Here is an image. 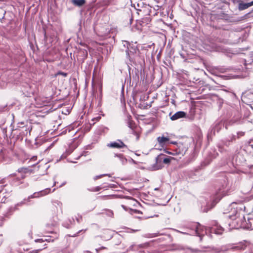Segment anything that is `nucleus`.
<instances>
[{
    "label": "nucleus",
    "mask_w": 253,
    "mask_h": 253,
    "mask_svg": "<svg viewBox=\"0 0 253 253\" xmlns=\"http://www.w3.org/2000/svg\"><path fill=\"white\" fill-rule=\"evenodd\" d=\"M188 228L190 229L189 232H180L183 234H188L190 235H196L200 238L202 240V237L205 234L207 233V229L200 224L199 223H193L191 225H190ZM180 232V231H179Z\"/></svg>",
    "instance_id": "obj_1"
},
{
    "label": "nucleus",
    "mask_w": 253,
    "mask_h": 253,
    "mask_svg": "<svg viewBox=\"0 0 253 253\" xmlns=\"http://www.w3.org/2000/svg\"><path fill=\"white\" fill-rule=\"evenodd\" d=\"M124 46H126L127 49L126 51V58L129 59L130 61H132L133 59V55L136 54L138 51L137 46L133 43H129L127 41H123Z\"/></svg>",
    "instance_id": "obj_2"
},
{
    "label": "nucleus",
    "mask_w": 253,
    "mask_h": 253,
    "mask_svg": "<svg viewBox=\"0 0 253 253\" xmlns=\"http://www.w3.org/2000/svg\"><path fill=\"white\" fill-rule=\"evenodd\" d=\"M247 246L243 244L240 243L237 245H229L223 249V251H227L228 253H239V252L245 250Z\"/></svg>",
    "instance_id": "obj_3"
},
{
    "label": "nucleus",
    "mask_w": 253,
    "mask_h": 253,
    "mask_svg": "<svg viewBox=\"0 0 253 253\" xmlns=\"http://www.w3.org/2000/svg\"><path fill=\"white\" fill-rule=\"evenodd\" d=\"M211 233H214L216 234L220 235L223 231L224 228L218 225L216 221H214L212 226L210 229Z\"/></svg>",
    "instance_id": "obj_4"
},
{
    "label": "nucleus",
    "mask_w": 253,
    "mask_h": 253,
    "mask_svg": "<svg viewBox=\"0 0 253 253\" xmlns=\"http://www.w3.org/2000/svg\"><path fill=\"white\" fill-rule=\"evenodd\" d=\"M164 154H161L156 158V166H154V169L157 170L162 169L163 167V159Z\"/></svg>",
    "instance_id": "obj_5"
},
{
    "label": "nucleus",
    "mask_w": 253,
    "mask_h": 253,
    "mask_svg": "<svg viewBox=\"0 0 253 253\" xmlns=\"http://www.w3.org/2000/svg\"><path fill=\"white\" fill-rule=\"evenodd\" d=\"M244 218L245 221L242 222L240 226L249 230L253 229V218H248L247 220L244 217Z\"/></svg>",
    "instance_id": "obj_6"
},
{
    "label": "nucleus",
    "mask_w": 253,
    "mask_h": 253,
    "mask_svg": "<svg viewBox=\"0 0 253 253\" xmlns=\"http://www.w3.org/2000/svg\"><path fill=\"white\" fill-rule=\"evenodd\" d=\"M50 192V188H46L44 190H42L40 192L34 193L33 195H31L28 198V200L29 201L31 198H38L42 196L46 195Z\"/></svg>",
    "instance_id": "obj_7"
},
{
    "label": "nucleus",
    "mask_w": 253,
    "mask_h": 253,
    "mask_svg": "<svg viewBox=\"0 0 253 253\" xmlns=\"http://www.w3.org/2000/svg\"><path fill=\"white\" fill-rule=\"evenodd\" d=\"M107 147L110 148H122L126 147V146L120 140H118L117 141L112 142L108 143L107 145Z\"/></svg>",
    "instance_id": "obj_8"
},
{
    "label": "nucleus",
    "mask_w": 253,
    "mask_h": 253,
    "mask_svg": "<svg viewBox=\"0 0 253 253\" xmlns=\"http://www.w3.org/2000/svg\"><path fill=\"white\" fill-rule=\"evenodd\" d=\"M187 147L185 146L183 143H179L177 144V147L176 148V154L183 156L187 151Z\"/></svg>",
    "instance_id": "obj_9"
},
{
    "label": "nucleus",
    "mask_w": 253,
    "mask_h": 253,
    "mask_svg": "<svg viewBox=\"0 0 253 253\" xmlns=\"http://www.w3.org/2000/svg\"><path fill=\"white\" fill-rule=\"evenodd\" d=\"M236 210L233 211L232 214H230V215H229L227 216L228 217H229L233 220L231 222L229 223V226L232 225V228H234V227L238 228V227H241L240 225H239V226L238 225L236 227H235V226H234L235 221L234 220L237 219V218H236V215L238 214V208L236 207Z\"/></svg>",
    "instance_id": "obj_10"
},
{
    "label": "nucleus",
    "mask_w": 253,
    "mask_h": 253,
    "mask_svg": "<svg viewBox=\"0 0 253 253\" xmlns=\"http://www.w3.org/2000/svg\"><path fill=\"white\" fill-rule=\"evenodd\" d=\"M137 246H141L140 248H138L136 249V252L137 253H147V251H145L144 249L150 246V243L149 242H146L143 244L137 245Z\"/></svg>",
    "instance_id": "obj_11"
},
{
    "label": "nucleus",
    "mask_w": 253,
    "mask_h": 253,
    "mask_svg": "<svg viewBox=\"0 0 253 253\" xmlns=\"http://www.w3.org/2000/svg\"><path fill=\"white\" fill-rule=\"evenodd\" d=\"M114 158L115 159L114 161L116 162H120L122 165H124L127 162V160L124 157L123 155L122 154H115Z\"/></svg>",
    "instance_id": "obj_12"
},
{
    "label": "nucleus",
    "mask_w": 253,
    "mask_h": 253,
    "mask_svg": "<svg viewBox=\"0 0 253 253\" xmlns=\"http://www.w3.org/2000/svg\"><path fill=\"white\" fill-rule=\"evenodd\" d=\"M186 113L183 111H178L170 117L172 121H175L177 119L185 117Z\"/></svg>",
    "instance_id": "obj_13"
},
{
    "label": "nucleus",
    "mask_w": 253,
    "mask_h": 253,
    "mask_svg": "<svg viewBox=\"0 0 253 253\" xmlns=\"http://www.w3.org/2000/svg\"><path fill=\"white\" fill-rule=\"evenodd\" d=\"M252 5H253V1L248 3L241 2L239 3L238 9L239 10L241 11L247 9Z\"/></svg>",
    "instance_id": "obj_14"
},
{
    "label": "nucleus",
    "mask_w": 253,
    "mask_h": 253,
    "mask_svg": "<svg viewBox=\"0 0 253 253\" xmlns=\"http://www.w3.org/2000/svg\"><path fill=\"white\" fill-rule=\"evenodd\" d=\"M7 78L6 77V74H3L0 76V87H3L5 86L7 83Z\"/></svg>",
    "instance_id": "obj_15"
},
{
    "label": "nucleus",
    "mask_w": 253,
    "mask_h": 253,
    "mask_svg": "<svg viewBox=\"0 0 253 253\" xmlns=\"http://www.w3.org/2000/svg\"><path fill=\"white\" fill-rule=\"evenodd\" d=\"M236 139V136L235 135H232L229 137V138H227L225 139L224 141V144L225 145L228 146L230 145V142H232Z\"/></svg>",
    "instance_id": "obj_16"
},
{
    "label": "nucleus",
    "mask_w": 253,
    "mask_h": 253,
    "mask_svg": "<svg viewBox=\"0 0 253 253\" xmlns=\"http://www.w3.org/2000/svg\"><path fill=\"white\" fill-rule=\"evenodd\" d=\"M72 3L77 6H81L85 3V0H72Z\"/></svg>",
    "instance_id": "obj_17"
},
{
    "label": "nucleus",
    "mask_w": 253,
    "mask_h": 253,
    "mask_svg": "<svg viewBox=\"0 0 253 253\" xmlns=\"http://www.w3.org/2000/svg\"><path fill=\"white\" fill-rule=\"evenodd\" d=\"M140 246H137V245L133 244L130 246L127 249V252L130 253L131 252H136V249L140 248Z\"/></svg>",
    "instance_id": "obj_18"
},
{
    "label": "nucleus",
    "mask_w": 253,
    "mask_h": 253,
    "mask_svg": "<svg viewBox=\"0 0 253 253\" xmlns=\"http://www.w3.org/2000/svg\"><path fill=\"white\" fill-rule=\"evenodd\" d=\"M157 139L159 143L161 144H165L167 142H168L169 140V139L168 137H166L164 136L158 137L157 138Z\"/></svg>",
    "instance_id": "obj_19"
},
{
    "label": "nucleus",
    "mask_w": 253,
    "mask_h": 253,
    "mask_svg": "<svg viewBox=\"0 0 253 253\" xmlns=\"http://www.w3.org/2000/svg\"><path fill=\"white\" fill-rule=\"evenodd\" d=\"M173 159V158L171 157H166L165 155H164V158L163 159V164H169L171 160Z\"/></svg>",
    "instance_id": "obj_20"
},
{
    "label": "nucleus",
    "mask_w": 253,
    "mask_h": 253,
    "mask_svg": "<svg viewBox=\"0 0 253 253\" xmlns=\"http://www.w3.org/2000/svg\"><path fill=\"white\" fill-rule=\"evenodd\" d=\"M24 204H25V203H24V201H22L20 203H18L16 205H15L13 208H11V210H12L13 211H15L17 209V207L21 206L23 205H24Z\"/></svg>",
    "instance_id": "obj_21"
},
{
    "label": "nucleus",
    "mask_w": 253,
    "mask_h": 253,
    "mask_svg": "<svg viewBox=\"0 0 253 253\" xmlns=\"http://www.w3.org/2000/svg\"><path fill=\"white\" fill-rule=\"evenodd\" d=\"M127 126L131 129H133L134 123L132 121L130 120L129 119H128V120Z\"/></svg>",
    "instance_id": "obj_22"
},
{
    "label": "nucleus",
    "mask_w": 253,
    "mask_h": 253,
    "mask_svg": "<svg viewBox=\"0 0 253 253\" xmlns=\"http://www.w3.org/2000/svg\"><path fill=\"white\" fill-rule=\"evenodd\" d=\"M222 125H223V124L221 123H219L217 124L214 128V131H215L216 130L217 131H218L219 130L218 126H219V128H220L222 126Z\"/></svg>",
    "instance_id": "obj_23"
},
{
    "label": "nucleus",
    "mask_w": 253,
    "mask_h": 253,
    "mask_svg": "<svg viewBox=\"0 0 253 253\" xmlns=\"http://www.w3.org/2000/svg\"><path fill=\"white\" fill-rule=\"evenodd\" d=\"M125 198L128 199L129 202L130 203H132V204H133V205H135L134 203L136 202V201L133 198L129 197H125Z\"/></svg>",
    "instance_id": "obj_24"
},
{
    "label": "nucleus",
    "mask_w": 253,
    "mask_h": 253,
    "mask_svg": "<svg viewBox=\"0 0 253 253\" xmlns=\"http://www.w3.org/2000/svg\"><path fill=\"white\" fill-rule=\"evenodd\" d=\"M106 175L110 176L109 174H101V175H97V176H95L94 178V180H96V179H97L98 178H100L102 177V176H106Z\"/></svg>",
    "instance_id": "obj_25"
},
{
    "label": "nucleus",
    "mask_w": 253,
    "mask_h": 253,
    "mask_svg": "<svg viewBox=\"0 0 253 253\" xmlns=\"http://www.w3.org/2000/svg\"><path fill=\"white\" fill-rule=\"evenodd\" d=\"M160 235V234H159V233H154V234H150V235L149 236V237H150V238L155 237L158 236Z\"/></svg>",
    "instance_id": "obj_26"
},
{
    "label": "nucleus",
    "mask_w": 253,
    "mask_h": 253,
    "mask_svg": "<svg viewBox=\"0 0 253 253\" xmlns=\"http://www.w3.org/2000/svg\"><path fill=\"white\" fill-rule=\"evenodd\" d=\"M41 251H42L41 249L33 250L27 253H39Z\"/></svg>",
    "instance_id": "obj_27"
},
{
    "label": "nucleus",
    "mask_w": 253,
    "mask_h": 253,
    "mask_svg": "<svg viewBox=\"0 0 253 253\" xmlns=\"http://www.w3.org/2000/svg\"><path fill=\"white\" fill-rule=\"evenodd\" d=\"M245 134V132H243V131H239L238 132H237V135H238V137L239 138L241 136H243Z\"/></svg>",
    "instance_id": "obj_28"
},
{
    "label": "nucleus",
    "mask_w": 253,
    "mask_h": 253,
    "mask_svg": "<svg viewBox=\"0 0 253 253\" xmlns=\"http://www.w3.org/2000/svg\"><path fill=\"white\" fill-rule=\"evenodd\" d=\"M107 214L110 216H112L113 215V212L112 211L108 210Z\"/></svg>",
    "instance_id": "obj_29"
},
{
    "label": "nucleus",
    "mask_w": 253,
    "mask_h": 253,
    "mask_svg": "<svg viewBox=\"0 0 253 253\" xmlns=\"http://www.w3.org/2000/svg\"><path fill=\"white\" fill-rule=\"evenodd\" d=\"M35 242H44V240H43V238L38 239L35 240Z\"/></svg>",
    "instance_id": "obj_30"
},
{
    "label": "nucleus",
    "mask_w": 253,
    "mask_h": 253,
    "mask_svg": "<svg viewBox=\"0 0 253 253\" xmlns=\"http://www.w3.org/2000/svg\"><path fill=\"white\" fill-rule=\"evenodd\" d=\"M59 74L62 75V76L66 77L67 75V74L64 72H60L59 73Z\"/></svg>",
    "instance_id": "obj_31"
},
{
    "label": "nucleus",
    "mask_w": 253,
    "mask_h": 253,
    "mask_svg": "<svg viewBox=\"0 0 253 253\" xmlns=\"http://www.w3.org/2000/svg\"><path fill=\"white\" fill-rule=\"evenodd\" d=\"M83 231V230H80L78 233H77L76 234H75L74 235L72 236L73 237H76V236H77L78 235L81 233L82 231Z\"/></svg>",
    "instance_id": "obj_32"
},
{
    "label": "nucleus",
    "mask_w": 253,
    "mask_h": 253,
    "mask_svg": "<svg viewBox=\"0 0 253 253\" xmlns=\"http://www.w3.org/2000/svg\"><path fill=\"white\" fill-rule=\"evenodd\" d=\"M234 3H237L239 2V0H231Z\"/></svg>",
    "instance_id": "obj_33"
},
{
    "label": "nucleus",
    "mask_w": 253,
    "mask_h": 253,
    "mask_svg": "<svg viewBox=\"0 0 253 253\" xmlns=\"http://www.w3.org/2000/svg\"><path fill=\"white\" fill-rule=\"evenodd\" d=\"M236 205H237V204H236V203H232L231 204V207H232V208H235V206H236Z\"/></svg>",
    "instance_id": "obj_34"
},
{
    "label": "nucleus",
    "mask_w": 253,
    "mask_h": 253,
    "mask_svg": "<svg viewBox=\"0 0 253 253\" xmlns=\"http://www.w3.org/2000/svg\"><path fill=\"white\" fill-rule=\"evenodd\" d=\"M147 253H159L156 251H154L151 252L147 251Z\"/></svg>",
    "instance_id": "obj_35"
},
{
    "label": "nucleus",
    "mask_w": 253,
    "mask_h": 253,
    "mask_svg": "<svg viewBox=\"0 0 253 253\" xmlns=\"http://www.w3.org/2000/svg\"><path fill=\"white\" fill-rule=\"evenodd\" d=\"M37 156H34L32 158L31 160L33 161H35L37 160Z\"/></svg>",
    "instance_id": "obj_36"
},
{
    "label": "nucleus",
    "mask_w": 253,
    "mask_h": 253,
    "mask_svg": "<svg viewBox=\"0 0 253 253\" xmlns=\"http://www.w3.org/2000/svg\"><path fill=\"white\" fill-rule=\"evenodd\" d=\"M100 117H97V118H93V119H92V120H93V121H94V120H96V121H98V120H99V119H100Z\"/></svg>",
    "instance_id": "obj_37"
},
{
    "label": "nucleus",
    "mask_w": 253,
    "mask_h": 253,
    "mask_svg": "<svg viewBox=\"0 0 253 253\" xmlns=\"http://www.w3.org/2000/svg\"><path fill=\"white\" fill-rule=\"evenodd\" d=\"M100 189V187H97L95 188L96 191H99Z\"/></svg>",
    "instance_id": "obj_38"
},
{
    "label": "nucleus",
    "mask_w": 253,
    "mask_h": 253,
    "mask_svg": "<svg viewBox=\"0 0 253 253\" xmlns=\"http://www.w3.org/2000/svg\"><path fill=\"white\" fill-rule=\"evenodd\" d=\"M208 211H209V210H208V209H205H205H203V211H204V212H208Z\"/></svg>",
    "instance_id": "obj_39"
},
{
    "label": "nucleus",
    "mask_w": 253,
    "mask_h": 253,
    "mask_svg": "<svg viewBox=\"0 0 253 253\" xmlns=\"http://www.w3.org/2000/svg\"><path fill=\"white\" fill-rule=\"evenodd\" d=\"M122 207L125 210H126V206H125L124 205H122Z\"/></svg>",
    "instance_id": "obj_40"
},
{
    "label": "nucleus",
    "mask_w": 253,
    "mask_h": 253,
    "mask_svg": "<svg viewBox=\"0 0 253 253\" xmlns=\"http://www.w3.org/2000/svg\"><path fill=\"white\" fill-rule=\"evenodd\" d=\"M49 238H45V239H43V240H44V241H49Z\"/></svg>",
    "instance_id": "obj_41"
},
{
    "label": "nucleus",
    "mask_w": 253,
    "mask_h": 253,
    "mask_svg": "<svg viewBox=\"0 0 253 253\" xmlns=\"http://www.w3.org/2000/svg\"><path fill=\"white\" fill-rule=\"evenodd\" d=\"M131 230L132 231V232H134L135 231H138V230Z\"/></svg>",
    "instance_id": "obj_42"
},
{
    "label": "nucleus",
    "mask_w": 253,
    "mask_h": 253,
    "mask_svg": "<svg viewBox=\"0 0 253 253\" xmlns=\"http://www.w3.org/2000/svg\"><path fill=\"white\" fill-rule=\"evenodd\" d=\"M167 153H168V154H170L174 155V154L171 153V152H168H168H167Z\"/></svg>",
    "instance_id": "obj_43"
},
{
    "label": "nucleus",
    "mask_w": 253,
    "mask_h": 253,
    "mask_svg": "<svg viewBox=\"0 0 253 253\" xmlns=\"http://www.w3.org/2000/svg\"><path fill=\"white\" fill-rule=\"evenodd\" d=\"M77 220L78 222H79V223L80 222V220H79V219L77 218Z\"/></svg>",
    "instance_id": "obj_44"
},
{
    "label": "nucleus",
    "mask_w": 253,
    "mask_h": 253,
    "mask_svg": "<svg viewBox=\"0 0 253 253\" xmlns=\"http://www.w3.org/2000/svg\"><path fill=\"white\" fill-rule=\"evenodd\" d=\"M2 222H0V226H1V225H2Z\"/></svg>",
    "instance_id": "obj_45"
},
{
    "label": "nucleus",
    "mask_w": 253,
    "mask_h": 253,
    "mask_svg": "<svg viewBox=\"0 0 253 253\" xmlns=\"http://www.w3.org/2000/svg\"><path fill=\"white\" fill-rule=\"evenodd\" d=\"M158 190V188H155V190Z\"/></svg>",
    "instance_id": "obj_46"
},
{
    "label": "nucleus",
    "mask_w": 253,
    "mask_h": 253,
    "mask_svg": "<svg viewBox=\"0 0 253 253\" xmlns=\"http://www.w3.org/2000/svg\"><path fill=\"white\" fill-rule=\"evenodd\" d=\"M219 201H220V199H218V200H217V201H216V203H218V202H219Z\"/></svg>",
    "instance_id": "obj_47"
},
{
    "label": "nucleus",
    "mask_w": 253,
    "mask_h": 253,
    "mask_svg": "<svg viewBox=\"0 0 253 253\" xmlns=\"http://www.w3.org/2000/svg\"><path fill=\"white\" fill-rule=\"evenodd\" d=\"M219 201H220V199H218V200H217V201H216V203H218V202H219Z\"/></svg>",
    "instance_id": "obj_48"
},
{
    "label": "nucleus",
    "mask_w": 253,
    "mask_h": 253,
    "mask_svg": "<svg viewBox=\"0 0 253 253\" xmlns=\"http://www.w3.org/2000/svg\"><path fill=\"white\" fill-rule=\"evenodd\" d=\"M219 201H220V199H218V200H217V201H216V203H218V202H219Z\"/></svg>",
    "instance_id": "obj_49"
},
{
    "label": "nucleus",
    "mask_w": 253,
    "mask_h": 253,
    "mask_svg": "<svg viewBox=\"0 0 253 253\" xmlns=\"http://www.w3.org/2000/svg\"><path fill=\"white\" fill-rule=\"evenodd\" d=\"M219 201H220V199H218V200H217V201H216V203H218V202H219Z\"/></svg>",
    "instance_id": "obj_50"
},
{
    "label": "nucleus",
    "mask_w": 253,
    "mask_h": 253,
    "mask_svg": "<svg viewBox=\"0 0 253 253\" xmlns=\"http://www.w3.org/2000/svg\"><path fill=\"white\" fill-rule=\"evenodd\" d=\"M139 139V136H137V139Z\"/></svg>",
    "instance_id": "obj_51"
}]
</instances>
